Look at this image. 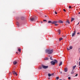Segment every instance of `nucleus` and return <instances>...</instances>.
<instances>
[{"label":"nucleus","mask_w":80,"mask_h":80,"mask_svg":"<svg viewBox=\"0 0 80 80\" xmlns=\"http://www.w3.org/2000/svg\"><path fill=\"white\" fill-rule=\"evenodd\" d=\"M53 49H47L46 50V53H48V54H52V53H53Z\"/></svg>","instance_id":"nucleus-1"},{"label":"nucleus","mask_w":80,"mask_h":80,"mask_svg":"<svg viewBox=\"0 0 80 80\" xmlns=\"http://www.w3.org/2000/svg\"><path fill=\"white\" fill-rule=\"evenodd\" d=\"M56 63H58V61H57V60L55 59L54 61H52L51 62V63L52 65H54Z\"/></svg>","instance_id":"nucleus-2"},{"label":"nucleus","mask_w":80,"mask_h":80,"mask_svg":"<svg viewBox=\"0 0 80 80\" xmlns=\"http://www.w3.org/2000/svg\"><path fill=\"white\" fill-rule=\"evenodd\" d=\"M42 67L44 69H46L48 68V66H45L43 65H42Z\"/></svg>","instance_id":"nucleus-3"},{"label":"nucleus","mask_w":80,"mask_h":80,"mask_svg":"<svg viewBox=\"0 0 80 80\" xmlns=\"http://www.w3.org/2000/svg\"><path fill=\"white\" fill-rule=\"evenodd\" d=\"M30 20L32 21V22H33V21H35V20H36V19H35L34 18H31Z\"/></svg>","instance_id":"nucleus-4"},{"label":"nucleus","mask_w":80,"mask_h":80,"mask_svg":"<svg viewBox=\"0 0 80 80\" xmlns=\"http://www.w3.org/2000/svg\"><path fill=\"white\" fill-rule=\"evenodd\" d=\"M75 33H76V30H75L72 33V36L73 37L75 35Z\"/></svg>","instance_id":"nucleus-5"},{"label":"nucleus","mask_w":80,"mask_h":80,"mask_svg":"<svg viewBox=\"0 0 80 80\" xmlns=\"http://www.w3.org/2000/svg\"><path fill=\"white\" fill-rule=\"evenodd\" d=\"M58 23V21H54L52 22V24H55V23Z\"/></svg>","instance_id":"nucleus-6"},{"label":"nucleus","mask_w":80,"mask_h":80,"mask_svg":"<svg viewBox=\"0 0 80 80\" xmlns=\"http://www.w3.org/2000/svg\"><path fill=\"white\" fill-rule=\"evenodd\" d=\"M73 48V47L72 46H70L69 47V48H67L68 50H70L72 49Z\"/></svg>","instance_id":"nucleus-7"},{"label":"nucleus","mask_w":80,"mask_h":80,"mask_svg":"<svg viewBox=\"0 0 80 80\" xmlns=\"http://www.w3.org/2000/svg\"><path fill=\"white\" fill-rule=\"evenodd\" d=\"M12 73H13L14 75H16L17 76V72H16L15 71H12Z\"/></svg>","instance_id":"nucleus-8"},{"label":"nucleus","mask_w":80,"mask_h":80,"mask_svg":"<svg viewBox=\"0 0 80 80\" xmlns=\"http://www.w3.org/2000/svg\"><path fill=\"white\" fill-rule=\"evenodd\" d=\"M58 22L59 23H63V22L62 20H59L58 21Z\"/></svg>","instance_id":"nucleus-9"},{"label":"nucleus","mask_w":80,"mask_h":80,"mask_svg":"<svg viewBox=\"0 0 80 80\" xmlns=\"http://www.w3.org/2000/svg\"><path fill=\"white\" fill-rule=\"evenodd\" d=\"M57 32L59 33L58 35H60V30L58 29V30H57Z\"/></svg>","instance_id":"nucleus-10"},{"label":"nucleus","mask_w":80,"mask_h":80,"mask_svg":"<svg viewBox=\"0 0 80 80\" xmlns=\"http://www.w3.org/2000/svg\"><path fill=\"white\" fill-rule=\"evenodd\" d=\"M67 71H68V69H67V68H66L64 69V72H67Z\"/></svg>","instance_id":"nucleus-11"},{"label":"nucleus","mask_w":80,"mask_h":80,"mask_svg":"<svg viewBox=\"0 0 80 80\" xmlns=\"http://www.w3.org/2000/svg\"><path fill=\"white\" fill-rule=\"evenodd\" d=\"M75 20V18H71V22H73V20Z\"/></svg>","instance_id":"nucleus-12"},{"label":"nucleus","mask_w":80,"mask_h":80,"mask_svg":"<svg viewBox=\"0 0 80 80\" xmlns=\"http://www.w3.org/2000/svg\"><path fill=\"white\" fill-rule=\"evenodd\" d=\"M76 67H77V66L76 65H75L74 66H73V68H73V70L75 69V68H76Z\"/></svg>","instance_id":"nucleus-13"},{"label":"nucleus","mask_w":80,"mask_h":80,"mask_svg":"<svg viewBox=\"0 0 80 80\" xmlns=\"http://www.w3.org/2000/svg\"><path fill=\"white\" fill-rule=\"evenodd\" d=\"M13 63L14 65H16V64H17V62L16 61H14L13 62Z\"/></svg>","instance_id":"nucleus-14"},{"label":"nucleus","mask_w":80,"mask_h":80,"mask_svg":"<svg viewBox=\"0 0 80 80\" xmlns=\"http://www.w3.org/2000/svg\"><path fill=\"white\" fill-rule=\"evenodd\" d=\"M63 40V38H59V41H60H60L61 40Z\"/></svg>","instance_id":"nucleus-15"},{"label":"nucleus","mask_w":80,"mask_h":80,"mask_svg":"<svg viewBox=\"0 0 80 80\" xmlns=\"http://www.w3.org/2000/svg\"><path fill=\"white\" fill-rule=\"evenodd\" d=\"M62 65V62H60V63L59 64V66H61Z\"/></svg>","instance_id":"nucleus-16"},{"label":"nucleus","mask_w":80,"mask_h":80,"mask_svg":"<svg viewBox=\"0 0 80 80\" xmlns=\"http://www.w3.org/2000/svg\"><path fill=\"white\" fill-rule=\"evenodd\" d=\"M48 23H52V22L50 21H48Z\"/></svg>","instance_id":"nucleus-17"},{"label":"nucleus","mask_w":80,"mask_h":80,"mask_svg":"<svg viewBox=\"0 0 80 80\" xmlns=\"http://www.w3.org/2000/svg\"><path fill=\"white\" fill-rule=\"evenodd\" d=\"M74 73V72H73V70H72L71 72V74H72V75H73V74Z\"/></svg>","instance_id":"nucleus-18"},{"label":"nucleus","mask_w":80,"mask_h":80,"mask_svg":"<svg viewBox=\"0 0 80 80\" xmlns=\"http://www.w3.org/2000/svg\"><path fill=\"white\" fill-rule=\"evenodd\" d=\"M66 22V23H68L69 24H70V21L68 20Z\"/></svg>","instance_id":"nucleus-19"},{"label":"nucleus","mask_w":80,"mask_h":80,"mask_svg":"<svg viewBox=\"0 0 80 80\" xmlns=\"http://www.w3.org/2000/svg\"><path fill=\"white\" fill-rule=\"evenodd\" d=\"M21 20H24V17H21Z\"/></svg>","instance_id":"nucleus-20"},{"label":"nucleus","mask_w":80,"mask_h":80,"mask_svg":"<svg viewBox=\"0 0 80 80\" xmlns=\"http://www.w3.org/2000/svg\"><path fill=\"white\" fill-rule=\"evenodd\" d=\"M17 25H18V26H19V23L18 22H17Z\"/></svg>","instance_id":"nucleus-21"},{"label":"nucleus","mask_w":80,"mask_h":80,"mask_svg":"<svg viewBox=\"0 0 80 80\" xmlns=\"http://www.w3.org/2000/svg\"><path fill=\"white\" fill-rule=\"evenodd\" d=\"M50 60H53V59L52 58V57H50Z\"/></svg>","instance_id":"nucleus-22"},{"label":"nucleus","mask_w":80,"mask_h":80,"mask_svg":"<svg viewBox=\"0 0 80 80\" xmlns=\"http://www.w3.org/2000/svg\"><path fill=\"white\" fill-rule=\"evenodd\" d=\"M48 77H51V74H50V73H48Z\"/></svg>","instance_id":"nucleus-23"},{"label":"nucleus","mask_w":80,"mask_h":80,"mask_svg":"<svg viewBox=\"0 0 80 80\" xmlns=\"http://www.w3.org/2000/svg\"><path fill=\"white\" fill-rule=\"evenodd\" d=\"M18 51H19V52H20L21 51V49H20V48L18 49Z\"/></svg>","instance_id":"nucleus-24"},{"label":"nucleus","mask_w":80,"mask_h":80,"mask_svg":"<svg viewBox=\"0 0 80 80\" xmlns=\"http://www.w3.org/2000/svg\"><path fill=\"white\" fill-rule=\"evenodd\" d=\"M59 79V77H56V79L58 80Z\"/></svg>","instance_id":"nucleus-25"},{"label":"nucleus","mask_w":80,"mask_h":80,"mask_svg":"<svg viewBox=\"0 0 80 80\" xmlns=\"http://www.w3.org/2000/svg\"><path fill=\"white\" fill-rule=\"evenodd\" d=\"M45 60H48V58H45Z\"/></svg>","instance_id":"nucleus-26"},{"label":"nucleus","mask_w":80,"mask_h":80,"mask_svg":"<svg viewBox=\"0 0 80 80\" xmlns=\"http://www.w3.org/2000/svg\"><path fill=\"white\" fill-rule=\"evenodd\" d=\"M68 80H70V79H71V78H70V77H69L68 78Z\"/></svg>","instance_id":"nucleus-27"},{"label":"nucleus","mask_w":80,"mask_h":80,"mask_svg":"<svg viewBox=\"0 0 80 80\" xmlns=\"http://www.w3.org/2000/svg\"><path fill=\"white\" fill-rule=\"evenodd\" d=\"M55 26H58V24H55Z\"/></svg>","instance_id":"nucleus-28"},{"label":"nucleus","mask_w":80,"mask_h":80,"mask_svg":"<svg viewBox=\"0 0 80 80\" xmlns=\"http://www.w3.org/2000/svg\"><path fill=\"white\" fill-rule=\"evenodd\" d=\"M78 76V74H77L76 75H75V77H77Z\"/></svg>","instance_id":"nucleus-29"},{"label":"nucleus","mask_w":80,"mask_h":80,"mask_svg":"<svg viewBox=\"0 0 80 80\" xmlns=\"http://www.w3.org/2000/svg\"><path fill=\"white\" fill-rule=\"evenodd\" d=\"M72 8V7L71 6H69V8L70 9V8Z\"/></svg>","instance_id":"nucleus-30"},{"label":"nucleus","mask_w":80,"mask_h":80,"mask_svg":"<svg viewBox=\"0 0 80 80\" xmlns=\"http://www.w3.org/2000/svg\"><path fill=\"white\" fill-rule=\"evenodd\" d=\"M80 32L77 33V35H80Z\"/></svg>","instance_id":"nucleus-31"},{"label":"nucleus","mask_w":80,"mask_h":80,"mask_svg":"<svg viewBox=\"0 0 80 80\" xmlns=\"http://www.w3.org/2000/svg\"><path fill=\"white\" fill-rule=\"evenodd\" d=\"M63 10L64 12H66V10H65V9H63Z\"/></svg>","instance_id":"nucleus-32"},{"label":"nucleus","mask_w":80,"mask_h":80,"mask_svg":"<svg viewBox=\"0 0 80 80\" xmlns=\"http://www.w3.org/2000/svg\"><path fill=\"white\" fill-rule=\"evenodd\" d=\"M54 12L55 13V14H57V12L56 11H55Z\"/></svg>","instance_id":"nucleus-33"},{"label":"nucleus","mask_w":80,"mask_h":80,"mask_svg":"<svg viewBox=\"0 0 80 80\" xmlns=\"http://www.w3.org/2000/svg\"><path fill=\"white\" fill-rule=\"evenodd\" d=\"M43 22H47V20H43Z\"/></svg>","instance_id":"nucleus-34"},{"label":"nucleus","mask_w":80,"mask_h":80,"mask_svg":"<svg viewBox=\"0 0 80 80\" xmlns=\"http://www.w3.org/2000/svg\"><path fill=\"white\" fill-rule=\"evenodd\" d=\"M42 67H41L39 68V69H42Z\"/></svg>","instance_id":"nucleus-35"},{"label":"nucleus","mask_w":80,"mask_h":80,"mask_svg":"<svg viewBox=\"0 0 80 80\" xmlns=\"http://www.w3.org/2000/svg\"><path fill=\"white\" fill-rule=\"evenodd\" d=\"M53 75V73H52V74H51V76H52V75Z\"/></svg>","instance_id":"nucleus-36"},{"label":"nucleus","mask_w":80,"mask_h":80,"mask_svg":"<svg viewBox=\"0 0 80 80\" xmlns=\"http://www.w3.org/2000/svg\"><path fill=\"white\" fill-rule=\"evenodd\" d=\"M41 23H43V22L42 21H41Z\"/></svg>","instance_id":"nucleus-37"},{"label":"nucleus","mask_w":80,"mask_h":80,"mask_svg":"<svg viewBox=\"0 0 80 80\" xmlns=\"http://www.w3.org/2000/svg\"><path fill=\"white\" fill-rule=\"evenodd\" d=\"M79 66H80V62H79Z\"/></svg>","instance_id":"nucleus-38"},{"label":"nucleus","mask_w":80,"mask_h":80,"mask_svg":"<svg viewBox=\"0 0 80 80\" xmlns=\"http://www.w3.org/2000/svg\"><path fill=\"white\" fill-rule=\"evenodd\" d=\"M79 23H80V22H79L77 24V25H78V24H79Z\"/></svg>","instance_id":"nucleus-39"},{"label":"nucleus","mask_w":80,"mask_h":80,"mask_svg":"<svg viewBox=\"0 0 80 80\" xmlns=\"http://www.w3.org/2000/svg\"><path fill=\"white\" fill-rule=\"evenodd\" d=\"M60 73H61V74L62 73V72H60Z\"/></svg>","instance_id":"nucleus-40"},{"label":"nucleus","mask_w":80,"mask_h":80,"mask_svg":"<svg viewBox=\"0 0 80 80\" xmlns=\"http://www.w3.org/2000/svg\"><path fill=\"white\" fill-rule=\"evenodd\" d=\"M45 17H47V16H45Z\"/></svg>","instance_id":"nucleus-41"},{"label":"nucleus","mask_w":80,"mask_h":80,"mask_svg":"<svg viewBox=\"0 0 80 80\" xmlns=\"http://www.w3.org/2000/svg\"><path fill=\"white\" fill-rule=\"evenodd\" d=\"M79 14H80V12L78 13Z\"/></svg>","instance_id":"nucleus-42"},{"label":"nucleus","mask_w":80,"mask_h":80,"mask_svg":"<svg viewBox=\"0 0 80 80\" xmlns=\"http://www.w3.org/2000/svg\"><path fill=\"white\" fill-rule=\"evenodd\" d=\"M48 78L49 79H50V78Z\"/></svg>","instance_id":"nucleus-43"},{"label":"nucleus","mask_w":80,"mask_h":80,"mask_svg":"<svg viewBox=\"0 0 80 80\" xmlns=\"http://www.w3.org/2000/svg\"><path fill=\"white\" fill-rule=\"evenodd\" d=\"M16 53H18V52H16Z\"/></svg>","instance_id":"nucleus-44"},{"label":"nucleus","mask_w":80,"mask_h":80,"mask_svg":"<svg viewBox=\"0 0 80 80\" xmlns=\"http://www.w3.org/2000/svg\"><path fill=\"white\" fill-rule=\"evenodd\" d=\"M79 60H80V57H79Z\"/></svg>","instance_id":"nucleus-45"},{"label":"nucleus","mask_w":80,"mask_h":80,"mask_svg":"<svg viewBox=\"0 0 80 80\" xmlns=\"http://www.w3.org/2000/svg\"><path fill=\"white\" fill-rule=\"evenodd\" d=\"M49 57H50V56H49Z\"/></svg>","instance_id":"nucleus-46"},{"label":"nucleus","mask_w":80,"mask_h":80,"mask_svg":"<svg viewBox=\"0 0 80 80\" xmlns=\"http://www.w3.org/2000/svg\"><path fill=\"white\" fill-rule=\"evenodd\" d=\"M62 80V79H60V80Z\"/></svg>","instance_id":"nucleus-47"},{"label":"nucleus","mask_w":80,"mask_h":80,"mask_svg":"<svg viewBox=\"0 0 80 80\" xmlns=\"http://www.w3.org/2000/svg\"><path fill=\"white\" fill-rule=\"evenodd\" d=\"M80 68V67H79V68Z\"/></svg>","instance_id":"nucleus-48"}]
</instances>
